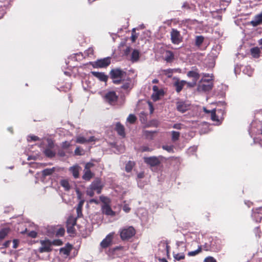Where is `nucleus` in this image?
<instances>
[{"label": "nucleus", "instance_id": "2", "mask_svg": "<svg viewBox=\"0 0 262 262\" xmlns=\"http://www.w3.org/2000/svg\"><path fill=\"white\" fill-rule=\"evenodd\" d=\"M125 72L118 69H112L110 72L111 78L113 79V83L118 84L121 83L122 78Z\"/></svg>", "mask_w": 262, "mask_h": 262}, {"label": "nucleus", "instance_id": "63", "mask_svg": "<svg viewBox=\"0 0 262 262\" xmlns=\"http://www.w3.org/2000/svg\"><path fill=\"white\" fill-rule=\"evenodd\" d=\"M181 126H182V124H180V123H176V124H174L172 127L173 128H176V129H181Z\"/></svg>", "mask_w": 262, "mask_h": 262}, {"label": "nucleus", "instance_id": "17", "mask_svg": "<svg viewBox=\"0 0 262 262\" xmlns=\"http://www.w3.org/2000/svg\"><path fill=\"white\" fill-rule=\"evenodd\" d=\"M262 23V12L256 15L253 20L251 21V24L256 27Z\"/></svg>", "mask_w": 262, "mask_h": 262}, {"label": "nucleus", "instance_id": "25", "mask_svg": "<svg viewBox=\"0 0 262 262\" xmlns=\"http://www.w3.org/2000/svg\"><path fill=\"white\" fill-rule=\"evenodd\" d=\"M55 169L54 167L45 169L42 171V175L44 177L50 176L55 171Z\"/></svg>", "mask_w": 262, "mask_h": 262}, {"label": "nucleus", "instance_id": "28", "mask_svg": "<svg viewBox=\"0 0 262 262\" xmlns=\"http://www.w3.org/2000/svg\"><path fill=\"white\" fill-rule=\"evenodd\" d=\"M187 75L190 77L193 78V81L195 82L199 78L200 75L196 72L189 71Z\"/></svg>", "mask_w": 262, "mask_h": 262}, {"label": "nucleus", "instance_id": "27", "mask_svg": "<svg viewBox=\"0 0 262 262\" xmlns=\"http://www.w3.org/2000/svg\"><path fill=\"white\" fill-rule=\"evenodd\" d=\"M60 185L66 191H69L71 189L70 183L67 180H62L60 181Z\"/></svg>", "mask_w": 262, "mask_h": 262}, {"label": "nucleus", "instance_id": "13", "mask_svg": "<svg viewBox=\"0 0 262 262\" xmlns=\"http://www.w3.org/2000/svg\"><path fill=\"white\" fill-rule=\"evenodd\" d=\"M101 211L103 214L107 215L114 216L115 215V212L112 209L110 204L102 205Z\"/></svg>", "mask_w": 262, "mask_h": 262}, {"label": "nucleus", "instance_id": "62", "mask_svg": "<svg viewBox=\"0 0 262 262\" xmlns=\"http://www.w3.org/2000/svg\"><path fill=\"white\" fill-rule=\"evenodd\" d=\"M37 232L34 231H32L29 233V236L35 238L37 236Z\"/></svg>", "mask_w": 262, "mask_h": 262}, {"label": "nucleus", "instance_id": "54", "mask_svg": "<svg viewBox=\"0 0 262 262\" xmlns=\"http://www.w3.org/2000/svg\"><path fill=\"white\" fill-rule=\"evenodd\" d=\"M127 249H127H126V248H125V247H124V246H116V247H115V248H113V251L114 252H115V251H117V250H122V251H124V250H126Z\"/></svg>", "mask_w": 262, "mask_h": 262}, {"label": "nucleus", "instance_id": "1", "mask_svg": "<svg viewBox=\"0 0 262 262\" xmlns=\"http://www.w3.org/2000/svg\"><path fill=\"white\" fill-rule=\"evenodd\" d=\"M119 235L122 241H129L136 233L135 229L133 226H126L119 230Z\"/></svg>", "mask_w": 262, "mask_h": 262}, {"label": "nucleus", "instance_id": "15", "mask_svg": "<svg viewBox=\"0 0 262 262\" xmlns=\"http://www.w3.org/2000/svg\"><path fill=\"white\" fill-rule=\"evenodd\" d=\"M115 129L119 135L122 137H125V128L124 126L121 124L120 122H117L116 123Z\"/></svg>", "mask_w": 262, "mask_h": 262}, {"label": "nucleus", "instance_id": "57", "mask_svg": "<svg viewBox=\"0 0 262 262\" xmlns=\"http://www.w3.org/2000/svg\"><path fill=\"white\" fill-rule=\"evenodd\" d=\"M165 74L168 77H171L172 76V70L171 69H168L167 70L164 71Z\"/></svg>", "mask_w": 262, "mask_h": 262}, {"label": "nucleus", "instance_id": "47", "mask_svg": "<svg viewBox=\"0 0 262 262\" xmlns=\"http://www.w3.org/2000/svg\"><path fill=\"white\" fill-rule=\"evenodd\" d=\"M174 258L177 260H180L185 258V255L183 253H178L174 255Z\"/></svg>", "mask_w": 262, "mask_h": 262}, {"label": "nucleus", "instance_id": "51", "mask_svg": "<svg viewBox=\"0 0 262 262\" xmlns=\"http://www.w3.org/2000/svg\"><path fill=\"white\" fill-rule=\"evenodd\" d=\"M82 208L77 206L76 208V212L77 214V218L81 217L82 216Z\"/></svg>", "mask_w": 262, "mask_h": 262}, {"label": "nucleus", "instance_id": "16", "mask_svg": "<svg viewBox=\"0 0 262 262\" xmlns=\"http://www.w3.org/2000/svg\"><path fill=\"white\" fill-rule=\"evenodd\" d=\"M189 105L183 101L178 102L177 103V108L178 111L184 113L188 110Z\"/></svg>", "mask_w": 262, "mask_h": 262}, {"label": "nucleus", "instance_id": "18", "mask_svg": "<svg viewBox=\"0 0 262 262\" xmlns=\"http://www.w3.org/2000/svg\"><path fill=\"white\" fill-rule=\"evenodd\" d=\"M93 75L98 78L101 81L106 82L107 80L108 77L104 73L97 72H92Z\"/></svg>", "mask_w": 262, "mask_h": 262}, {"label": "nucleus", "instance_id": "7", "mask_svg": "<svg viewBox=\"0 0 262 262\" xmlns=\"http://www.w3.org/2000/svg\"><path fill=\"white\" fill-rule=\"evenodd\" d=\"M144 161L151 167L159 166L161 164V160L159 159V158L156 156L144 157Z\"/></svg>", "mask_w": 262, "mask_h": 262}, {"label": "nucleus", "instance_id": "43", "mask_svg": "<svg viewBox=\"0 0 262 262\" xmlns=\"http://www.w3.org/2000/svg\"><path fill=\"white\" fill-rule=\"evenodd\" d=\"M39 140H40L39 138L35 135H30L28 137V141L29 142L36 141H39Z\"/></svg>", "mask_w": 262, "mask_h": 262}, {"label": "nucleus", "instance_id": "38", "mask_svg": "<svg viewBox=\"0 0 262 262\" xmlns=\"http://www.w3.org/2000/svg\"><path fill=\"white\" fill-rule=\"evenodd\" d=\"M121 88L125 90L131 88V80L130 78L127 79V81L122 84Z\"/></svg>", "mask_w": 262, "mask_h": 262}, {"label": "nucleus", "instance_id": "5", "mask_svg": "<svg viewBox=\"0 0 262 262\" xmlns=\"http://www.w3.org/2000/svg\"><path fill=\"white\" fill-rule=\"evenodd\" d=\"M41 246L38 249L40 253L50 252L52 251L51 241L49 239L41 240L40 241Z\"/></svg>", "mask_w": 262, "mask_h": 262}, {"label": "nucleus", "instance_id": "21", "mask_svg": "<svg viewBox=\"0 0 262 262\" xmlns=\"http://www.w3.org/2000/svg\"><path fill=\"white\" fill-rule=\"evenodd\" d=\"M213 86V83H210V84L207 83H201L199 86V89L203 91H209L212 89Z\"/></svg>", "mask_w": 262, "mask_h": 262}, {"label": "nucleus", "instance_id": "11", "mask_svg": "<svg viewBox=\"0 0 262 262\" xmlns=\"http://www.w3.org/2000/svg\"><path fill=\"white\" fill-rule=\"evenodd\" d=\"M252 215L255 218L256 222H260L262 219V207L253 209Z\"/></svg>", "mask_w": 262, "mask_h": 262}, {"label": "nucleus", "instance_id": "55", "mask_svg": "<svg viewBox=\"0 0 262 262\" xmlns=\"http://www.w3.org/2000/svg\"><path fill=\"white\" fill-rule=\"evenodd\" d=\"M71 146V143L68 141L63 142L61 144V147L63 149H67Z\"/></svg>", "mask_w": 262, "mask_h": 262}, {"label": "nucleus", "instance_id": "58", "mask_svg": "<svg viewBox=\"0 0 262 262\" xmlns=\"http://www.w3.org/2000/svg\"><path fill=\"white\" fill-rule=\"evenodd\" d=\"M19 244V240L17 239H14L13 240V248L14 249H16Z\"/></svg>", "mask_w": 262, "mask_h": 262}, {"label": "nucleus", "instance_id": "59", "mask_svg": "<svg viewBox=\"0 0 262 262\" xmlns=\"http://www.w3.org/2000/svg\"><path fill=\"white\" fill-rule=\"evenodd\" d=\"M94 52V50L92 48H89L88 50L85 51V53L87 54L88 56H90V55H93Z\"/></svg>", "mask_w": 262, "mask_h": 262}, {"label": "nucleus", "instance_id": "24", "mask_svg": "<svg viewBox=\"0 0 262 262\" xmlns=\"http://www.w3.org/2000/svg\"><path fill=\"white\" fill-rule=\"evenodd\" d=\"M9 228H4L0 230V241L3 240L10 232Z\"/></svg>", "mask_w": 262, "mask_h": 262}, {"label": "nucleus", "instance_id": "45", "mask_svg": "<svg viewBox=\"0 0 262 262\" xmlns=\"http://www.w3.org/2000/svg\"><path fill=\"white\" fill-rule=\"evenodd\" d=\"M94 190L92 189V188L89 186V187L87 188L86 193L90 197H93L94 195Z\"/></svg>", "mask_w": 262, "mask_h": 262}, {"label": "nucleus", "instance_id": "32", "mask_svg": "<svg viewBox=\"0 0 262 262\" xmlns=\"http://www.w3.org/2000/svg\"><path fill=\"white\" fill-rule=\"evenodd\" d=\"M202 250V246H199L198 247V248L194 251H190L188 253L187 255L189 256H194L201 252Z\"/></svg>", "mask_w": 262, "mask_h": 262}, {"label": "nucleus", "instance_id": "53", "mask_svg": "<svg viewBox=\"0 0 262 262\" xmlns=\"http://www.w3.org/2000/svg\"><path fill=\"white\" fill-rule=\"evenodd\" d=\"M204 262H217V261L214 257L208 256L205 258Z\"/></svg>", "mask_w": 262, "mask_h": 262}, {"label": "nucleus", "instance_id": "31", "mask_svg": "<svg viewBox=\"0 0 262 262\" xmlns=\"http://www.w3.org/2000/svg\"><path fill=\"white\" fill-rule=\"evenodd\" d=\"M99 199L103 203L102 205H107L111 204V200L107 196L101 195L99 197Z\"/></svg>", "mask_w": 262, "mask_h": 262}, {"label": "nucleus", "instance_id": "19", "mask_svg": "<svg viewBox=\"0 0 262 262\" xmlns=\"http://www.w3.org/2000/svg\"><path fill=\"white\" fill-rule=\"evenodd\" d=\"M186 84L185 81H177L174 83V86L176 87V91L177 93H180L183 89L184 85Z\"/></svg>", "mask_w": 262, "mask_h": 262}, {"label": "nucleus", "instance_id": "44", "mask_svg": "<svg viewBox=\"0 0 262 262\" xmlns=\"http://www.w3.org/2000/svg\"><path fill=\"white\" fill-rule=\"evenodd\" d=\"M60 252L64 255H68L70 253V249L67 248H61L60 249Z\"/></svg>", "mask_w": 262, "mask_h": 262}, {"label": "nucleus", "instance_id": "56", "mask_svg": "<svg viewBox=\"0 0 262 262\" xmlns=\"http://www.w3.org/2000/svg\"><path fill=\"white\" fill-rule=\"evenodd\" d=\"M94 164L91 162L87 163L84 166V170H90L94 166Z\"/></svg>", "mask_w": 262, "mask_h": 262}, {"label": "nucleus", "instance_id": "29", "mask_svg": "<svg viewBox=\"0 0 262 262\" xmlns=\"http://www.w3.org/2000/svg\"><path fill=\"white\" fill-rule=\"evenodd\" d=\"M157 133V131L145 130L144 132V135L146 138L152 140L153 139L154 135Z\"/></svg>", "mask_w": 262, "mask_h": 262}, {"label": "nucleus", "instance_id": "8", "mask_svg": "<svg viewBox=\"0 0 262 262\" xmlns=\"http://www.w3.org/2000/svg\"><path fill=\"white\" fill-rule=\"evenodd\" d=\"M204 111L205 112L207 113H210L211 115V119L213 121L216 122L217 124H220L222 121L223 118H219V116L216 115V111L214 109L211 111L207 110L206 108H204ZM217 113H221V110H218L217 111Z\"/></svg>", "mask_w": 262, "mask_h": 262}, {"label": "nucleus", "instance_id": "4", "mask_svg": "<svg viewBox=\"0 0 262 262\" xmlns=\"http://www.w3.org/2000/svg\"><path fill=\"white\" fill-rule=\"evenodd\" d=\"M115 232H112L107 234L100 244V247L102 249H106L113 244Z\"/></svg>", "mask_w": 262, "mask_h": 262}, {"label": "nucleus", "instance_id": "3", "mask_svg": "<svg viewBox=\"0 0 262 262\" xmlns=\"http://www.w3.org/2000/svg\"><path fill=\"white\" fill-rule=\"evenodd\" d=\"M118 96L114 91H110L103 96L104 101L111 105H114L118 100Z\"/></svg>", "mask_w": 262, "mask_h": 262}, {"label": "nucleus", "instance_id": "49", "mask_svg": "<svg viewBox=\"0 0 262 262\" xmlns=\"http://www.w3.org/2000/svg\"><path fill=\"white\" fill-rule=\"evenodd\" d=\"M55 144L53 141L51 140H48V145L45 148L54 149Z\"/></svg>", "mask_w": 262, "mask_h": 262}, {"label": "nucleus", "instance_id": "10", "mask_svg": "<svg viewBox=\"0 0 262 262\" xmlns=\"http://www.w3.org/2000/svg\"><path fill=\"white\" fill-rule=\"evenodd\" d=\"M90 187H91L92 189L96 191L97 194L101 193L103 188L101 181L99 179H97L94 181L90 185Z\"/></svg>", "mask_w": 262, "mask_h": 262}, {"label": "nucleus", "instance_id": "39", "mask_svg": "<svg viewBox=\"0 0 262 262\" xmlns=\"http://www.w3.org/2000/svg\"><path fill=\"white\" fill-rule=\"evenodd\" d=\"M137 120V117L133 114H129L127 118V121L131 123L134 124Z\"/></svg>", "mask_w": 262, "mask_h": 262}, {"label": "nucleus", "instance_id": "48", "mask_svg": "<svg viewBox=\"0 0 262 262\" xmlns=\"http://www.w3.org/2000/svg\"><path fill=\"white\" fill-rule=\"evenodd\" d=\"M202 249L206 251H212V249L210 245H209L207 243L205 244L203 246H202Z\"/></svg>", "mask_w": 262, "mask_h": 262}, {"label": "nucleus", "instance_id": "61", "mask_svg": "<svg viewBox=\"0 0 262 262\" xmlns=\"http://www.w3.org/2000/svg\"><path fill=\"white\" fill-rule=\"evenodd\" d=\"M123 210L126 212V213H128L130 211V208L128 206V205L127 204H125L123 206Z\"/></svg>", "mask_w": 262, "mask_h": 262}, {"label": "nucleus", "instance_id": "46", "mask_svg": "<svg viewBox=\"0 0 262 262\" xmlns=\"http://www.w3.org/2000/svg\"><path fill=\"white\" fill-rule=\"evenodd\" d=\"M63 244L62 242L60 239H54L51 241V245L54 246H61Z\"/></svg>", "mask_w": 262, "mask_h": 262}, {"label": "nucleus", "instance_id": "26", "mask_svg": "<svg viewBox=\"0 0 262 262\" xmlns=\"http://www.w3.org/2000/svg\"><path fill=\"white\" fill-rule=\"evenodd\" d=\"M260 48L258 47H255L251 49V53L252 56L254 58H257L260 55Z\"/></svg>", "mask_w": 262, "mask_h": 262}, {"label": "nucleus", "instance_id": "12", "mask_svg": "<svg viewBox=\"0 0 262 262\" xmlns=\"http://www.w3.org/2000/svg\"><path fill=\"white\" fill-rule=\"evenodd\" d=\"M81 167L77 164H76L69 168V171L72 174L75 179H77L79 177V171Z\"/></svg>", "mask_w": 262, "mask_h": 262}, {"label": "nucleus", "instance_id": "36", "mask_svg": "<svg viewBox=\"0 0 262 262\" xmlns=\"http://www.w3.org/2000/svg\"><path fill=\"white\" fill-rule=\"evenodd\" d=\"M64 229L63 227H60L55 231V235L57 237L63 236L64 234Z\"/></svg>", "mask_w": 262, "mask_h": 262}, {"label": "nucleus", "instance_id": "6", "mask_svg": "<svg viewBox=\"0 0 262 262\" xmlns=\"http://www.w3.org/2000/svg\"><path fill=\"white\" fill-rule=\"evenodd\" d=\"M77 217H74L72 216L69 217L67 221V232L70 234H74L75 233V225L76 224Z\"/></svg>", "mask_w": 262, "mask_h": 262}, {"label": "nucleus", "instance_id": "64", "mask_svg": "<svg viewBox=\"0 0 262 262\" xmlns=\"http://www.w3.org/2000/svg\"><path fill=\"white\" fill-rule=\"evenodd\" d=\"M87 143H90L92 142H94L96 141V138L94 136H91L88 139H86Z\"/></svg>", "mask_w": 262, "mask_h": 262}, {"label": "nucleus", "instance_id": "23", "mask_svg": "<svg viewBox=\"0 0 262 262\" xmlns=\"http://www.w3.org/2000/svg\"><path fill=\"white\" fill-rule=\"evenodd\" d=\"M43 154L46 157L50 158H52L55 157L56 155V152L53 150V149L50 148H45Z\"/></svg>", "mask_w": 262, "mask_h": 262}, {"label": "nucleus", "instance_id": "9", "mask_svg": "<svg viewBox=\"0 0 262 262\" xmlns=\"http://www.w3.org/2000/svg\"><path fill=\"white\" fill-rule=\"evenodd\" d=\"M171 40L173 43L179 44L182 41L180 32L175 29H172L170 33Z\"/></svg>", "mask_w": 262, "mask_h": 262}, {"label": "nucleus", "instance_id": "60", "mask_svg": "<svg viewBox=\"0 0 262 262\" xmlns=\"http://www.w3.org/2000/svg\"><path fill=\"white\" fill-rule=\"evenodd\" d=\"M151 150H152V149H150L148 146H144L141 147V151L142 152L151 151Z\"/></svg>", "mask_w": 262, "mask_h": 262}, {"label": "nucleus", "instance_id": "52", "mask_svg": "<svg viewBox=\"0 0 262 262\" xmlns=\"http://www.w3.org/2000/svg\"><path fill=\"white\" fill-rule=\"evenodd\" d=\"M82 152L83 150L79 147H77L74 151L75 155L78 156L82 155L83 154Z\"/></svg>", "mask_w": 262, "mask_h": 262}, {"label": "nucleus", "instance_id": "14", "mask_svg": "<svg viewBox=\"0 0 262 262\" xmlns=\"http://www.w3.org/2000/svg\"><path fill=\"white\" fill-rule=\"evenodd\" d=\"M111 59L110 57L98 59L95 62V66H108L111 63ZM92 65L94 66L93 63H92Z\"/></svg>", "mask_w": 262, "mask_h": 262}, {"label": "nucleus", "instance_id": "37", "mask_svg": "<svg viewBox=\"0 0 262 262\" xmlns=\"http://www.w3.org/2000/svg\"><path fill=\"white\" fill-rule=\"evenodd\" d=\"M164 94L163 91L161 90L158 92H156V94L152 95V99L154 101L158 100L160 99V96Z\"/></svg>", "mask_w": 262, "mask_h": 262}, {"label": "nucleus", "instance_id": "40", "mask_svg": "<svg viewBox=\"0 0 262 262\" xmlns=\"http://www.w3.org/2000/svg\"><path fill=\"white\" fill-rule=\"evenodd\" d=\"M85 138L82 136H78L76 138V142L77 143L84 144L87 143Z\"/></svg>", "mask_w": 262, "mask_h": 262}, {"label": "nucleus", "instance_id": "35", "mask_svg": "<svg viewBox=\"0 0 262 262\" xmlns=\"http://www.w3.org/2000/svg\"><path fill=\"white\" fill-rule=\"evenodd\" d=\"M180 136V133L176 131L171 132V140L173 142H176L178 140Z\"/></svg>", "mask_w": 262, "mask_h": 262}, {"label": "nucleus", "instance_id": "41", "mask_svg": "<svg viewBox=\"0 0 262 262\" xmlns=\"http://www.w3.org/2000/svg\"><path fill=\"white\" fill-rule=\"evenodd\" d=\"M204 41V37L202 36H198L195 38V45L200 46Z\"/></svg>", "mask_w": 262, "mask_h": 262}, {"label": "nucleus", "instance_id": "22", "mask_svg": "<svg viewBox=\"0 0 262 262\" xmlns=\"http://www.w3.org/2000/svg\"><path fill=\"white\" fill-rule=\"evenodd\" d=\"M174 58V55L171 51H166L164 54V59L168 62H170Z\"/></svg>", "mask_w": 262, "mask_h": 262}, {"label": "nucleus", "instance_id": "34", "mask_svg": "<svg viewBox=\"0 0 262 262\" xmlns=\"http://www.w3.org/2000/svg\"><path fill=\"white\" fill-rule=\"evenodd\" d=\"M139 57V52L138 50H135L132 53L131 60L132 61H136L138 60Z\"/></svg>", "mask_w": 262, "mask_h": 262}, {"label": "nucleus", "instance_id": "20", "mask_svg": "<svg viewBox=\"0 0 262 262\" xmlns=\"http://www.w3.org/2000/svg\"><path fill=\"white\" fill-rule=\"evenodd\" d=\"M94 174L91 170H84V174L82 176V179L86 181H89L93 177Z\"/></svg>", "mask_w": 262, "mask_h": 262}, {"label": "nucleus", "instance_id": "33", "mask_svg": "<svg viewBox=\"0 0 262 262\" xmlns=\"http://www.w3.org/2000/svg\"><path fill=\"white\" fill-rule=\"evenodd\" d=\"M244 68L242 70L244 73L251 76L253 73V70L251 68V67H241Z\"/></svg>", "mask_w": 262, "mask_h": 262}, {"label": "nucleus", "instance_id": "30", "mask_svg": "<svg viewBox=\"0 0 262 262\" xmlns=\"http://www.w3.org/2000/svg\"><path fill=\"white\" fill-rule=\"evenodd\" d=\"M135 165V163L133 161H129L125 165V171L129 172L132 171L133 167Z\"/></svg>", "mask_w": 262, "mask_h": 262}, {"label": "nucleus", "instance_id": "50", "mask_svg": "<svg viewBox=\"0 0 262 262\" xmlns=\"http://www.w3.org/2000/svg\"><path fill=\"white\" fill-rule=\"evenodd\" d=\"M212 76L210 77V78H207V76H204L202 79L201 81L202 82H207V83L210 84V83H213L212 80H213L212 78Z\"/></svg>", "mask_w": 262, "mask_h": 262}, {"label": "nucleus", "instance_id": "42", "mask_svg": "<svg viewBox=\"0 0 262 262\" xmlns=\"http://www.w3.org/2000/svg\"><path fill=\"white\" fill-rule=\"evenodd\" d=\"M162 148L169 152H173V145H163Z\"/></svg>", "mask_w": 262, "mask_h": 262}]
</instances>
